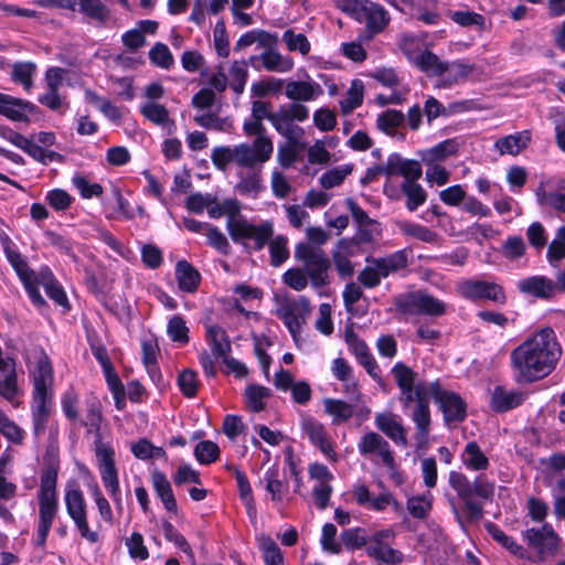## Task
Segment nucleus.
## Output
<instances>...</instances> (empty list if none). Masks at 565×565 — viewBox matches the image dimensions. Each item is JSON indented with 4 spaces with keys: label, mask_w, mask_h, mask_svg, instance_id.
I'll list each match as a JSON object with an SVG mask.
<instances>
[{
    "label": "nucleus",
    "mask_w": 565,
    "mask_h": 565,
    "mask_svg": "<svg viewBox=\"0 0 565 565\" xmlns=\"http://www.w3.org/2000/svg\"><path fill=\"white\" fill-rule=\"evenodd\" d=\"M364 85L362 81L354 79L351 83L343 99L339 102L341 114L344 116L350 115L354 109L360 107L363 103Z\"/></svg>",
    "instance_id": "a19ab883"
},
{
    "label": "nucleus",
    "mask_w": 565,
    "mask_h": 565,
    "mask_svg": "<svg viewBox=\"0 0 565 565\" xmlns=\"http://www.w3.org/2000/svg\"><path fill=\"white\" fill-rule=\"evenodd\" d=\"M395 532L391 529H384L375 532L370 537V544L366 547L367 555L388 565H397L403 563V553L391 546L395 540Z\"/></svg>",
    "instance_id": "ddd939ff"
},
{
    "label": "nucleus",
    "mask_w": 565,
    "mask_h": 565,
    "mask_svg": "<svg viewBox=\"0 0 565 565\" xmlns=\"http://www.w3.org/2000/svg\"><path fill=\"white\" fill-rule=\"evenodd\" d=\"M449 484L462 501L467 520L470 522L480 521L483 518V503L473 499V495L481 500H491L494 494V482L489 481L482 475L470 482L463 473L450 471Z\"/></svg>",
    "instance_id": "423d86ee"
},
{
    "label": "nucleus",
    "mask_w": 565,
    "mask_h": 565,
    "mask_svg": "<svg viewBox=\"0 0 565 565\" xmlns=\"http://www.w3.org/2000/svg\"><path fill=\"white\" fill-rule=\"evenodd\" d=\"M266 491L270 494V499L275 503L282 501L284 495L288 491V486L279 479L277 468H269L264 475Z\"/></svg>",
    "instance_id": "c03bdc74"
},
{
    "label": "nucleus",
    "mask_w": 565,
    "mask_h": 565,
    "mask_svg": "<svg viewBox=\"0 0 565 565\" xmlns=\"http://www.w3.org/2000/svg\"><path fill=\"white\" fill-rule=\"evenodd\" d=\"M523 537L529 546L539 554H554L561 541L553 526L544 523L541 527H531L523 532Z\"/></svg>",
    "instance_id": "4468645a"
},
{
    "label": "nucleus",
    "mask_w": 565,
    "mask_h": 565,
    "mask_svg": "<svg viewBox=\"0 0 565 565\" xmlns=\"http://www.w3.org/2000/svg\"><path fill=\"white\" fill-rule=\"evenodd\" d=\"M358 449L361 456L374 462H377L375 457H379L382 463L392 462V458L395 457L388 441L374 431H369L361 437Z\"/></svg>",
    "instance_id": "dca6fc26"
},
{
    "label": "nucleus",
    "mask_w": 565,
    "mask_h": 565,
    "mask_svg": "<svg viewBox=\"0 0 565 565\" xmlns=\"http://www.w3.org/2000/svg\"><path fill=\"white\" fill-rule=\"evenodd\" d=\"M86 100L94 105L100 113L104 114L109 120L114 122H119L121 119L120 109L115 106L110 100L99 96L95 92L87 89L85 92Z\"/></svg>",
    "instance_id": "a18cd8bd"
},
{
    "label": "nucleus",
    "mask_w": 565,
    "mask_h": 565,
    "mask_svg": "<svg viewBox=\"0 0 565 565\" xmlns=\"http://www.w3.org/2000/svg\"><path fill=\"white\" fill-rule=\"evenodd\" d=\"M375 426L396 445L407 446L406 430L395 414L377 413L375 415Z\"/></svg>",
    "instance_id": "412c9836"
},
{
    "label": "nucleus",
    "mask_w": 565,
    "mask_h": 565,
    "mask_svg": "<svg viewBox=\"0 0 565 565\" xmlns=\"http://www.w3.org/2000/svg\"><path fill=\"white\" fill-rule=\"evenodd\" d=\"M102 420L103 416L98 403H89L82 424L88 434L95 435V456L100 479L104 487L110 494L114 503L116 504V508L121 510L122 499L120 493L118 470L115 461V450L113 446L102 440Z\"/></svg>",
    "instance_id": "20e7f679"
},
{
    "label": "nucleus",
    "mask_w": 565,
    "mask_h": 565,
    "mask_svg": "<svg viewBox=\"0 0 565 565\" xmlns=\"http://www.w3.org/2000/svg\"><path fill=\"white\" fill-rule=\"evenodd\" d=\"M341 540L345 548L350 551L359 550L370 544V537L366 535L365 530L362 527L344 530L341 533Z\"/></svg>",
    "instance_id": "13d9d810"
},
{
    "label": "nucleus",
    "mask_w": 565,
    "mask_h": 565,
    "mask_svg": "<svg viewBox=\"0 0 565 565\" xmlns=\"http://www.w3.org/2000/svg\"><path fill=\"white\" fill-rule=\"evenodd\" d=\"M282 281L289 288L296 291H302L308 287L310 279L302 268L296 267L288 269L282 275Z\"/></svg>",
    "instance_id": "338daca9"
},
{
    "label": "nucleus",
    "mask_w": 565,
    "mask_h": 565,
    "mask_svg": "<svg viewBox=\"0 0 565 565\" xmlns=\"http://www.w3.org/2000/svg\"><path fill=\"white\" fill-rule=\"evenodd\" d=\"M531 141L532 132L526 129L499 138L494 143V148L501 156L516 157L529 147Z\"/></svg>",
    "instance_id": "b1692460"
},
{
    "label": "nucleus",
    "mask_w": 565,
    "mask_h": 565,
    "mask_svg": "<svg viewBox=\"0 0 565 565\" xmlns=\"http://www.w3.org/2000/svg\"><path fill=\"white\" fill-rule=\"evenodd\" d=\"M516 287L521 294L540 299H551L557 295L554 280L543 275L520 279Z\"/></svg>",
    "instance_id": "a211bd4d"
},
{
    "label": "nucleus",
    "mask_w": 565,
    "mask_h": 565,
    "mask_svg": "<svg viewBox=\"0 0 565 565\" xmlns=\"http://www.w3.org/2000/svg\"><path fill=\"white\" fill-rule=\"evenodd\" d=\"M85 17L104 23L109 18V10L102 0H78V9Z\"/></svg>",
    "instance_id": "49530a36"
},
{
    "label": "nucleus",
    "mask_w": 565,
    "mask_h": 565,
    "mask_svg": "<svg viewBox=\"0 0 565 565\" xmlns=\"http://www.w3.org/2000/svg\"><path fill=\"white\" fill-rule=\"evenodd\" d=\"M243 131L247 137H256L252 143L217 146L212 149L210 158L218 171L225 172L231 163L236 167H252L264 164L271 158L274 145L266 136L262 120L252 117L243 124Z\"/></svg>",
    "instance_id": "7ed1b4c3"
},
{
    "label": "nucleus",
    "mask_w": 565,
    "mask_h": 565,
    "mask_svg": "<svg viewBox=\"0 0 565 565\" xmlns=\"http://www.w3.org/2000/svg\"><path fill=\"white\" fill-rule=\"evenodd\" d=\"M463 465L472 471L487 470L490 462L486 454L476 441H469L461 455Z\"/></svg>",
    "instance_id": "72a5a7b5"
},
{
    "label": "nucleus",
    "mask_w": 565,
    "mask_h": 565,
    "mask_svg": "<svg viewBox=\"0 0 565 565\" xmlns=\"http://www.w3.org/2000/svg\"><path fill=\"white\" fill-rule=\"evenodd\" d=\"M352 164H344L326 171L319 178V183L323 189H332L343 183L344 179L351 174Z\"/></svg>",
    "instance_id": "603ef678"
},
{
    "label": "nucleus",
    "mask_w": 565,
    "mask_h": 565,
    "mask_svg": "<svg viewBox=\"0 0 565 565\" xmlns=\"http://www.w3.org/2000/svg\"><path fill=\"white\" fill-rule=\"evenodd\" d=\"M66 512L74 522L81 537L90 544L99 542V533L89 527L87 516V504L84 494L78 486H67L64 494Z\"/></svg>",
    "instance_id": "1a4fd4ad"
},
{
    "label": "nucleus",
    "mask_w": 565,
    "mask_h": 565,
    "mask_svg": "<svg viewBox=\"0 0 565 565\" xmlns=\"http://www.w3.org/2000/svg\"><path fill=\"white\" fill-rule=\"evenodd\" d=\"M193 121L202 128L213 129L221 132H228L233 128V121L231 118H222L214 111L196 114L193 117Z\"/></svg>",
    "instance_id": "ea45409f"
},
{
    "label": "nucleus",
    "mask_w": 565,
    "mask_h": 565,
    "mask_svg": "<svg viewBox=\"0 0 565 565\" xmlns=\"http://www.w3.org/2000/svg\"><path fill=\"white\" fill-rule=\"evenodd\" d=\"M526 398V393L515 390H507L503 386H495L491 395V408L497 413H505L520 405Z\"/></svg>",
    "instance_id": "5701e85b"
},
{
    "label": "nucleus",
    "mask_w": 565,
    "mask_h": 565,
    "mask_svg": "<svg viewBox=\"0 0 565 565\" xmlns=\"http://www.w3.org/2000/svg\"><path fill=\"white\" fill-rule=\"evenodd\" d=\"M167 333L173 342L185 344L189 342V328L186 327L185 320L177 315L173 316L167 326Z\"/></svg>",
    "instance_id": "e2e57ef3"
},
{
    "label": "nucleus",
    "mask_w": 565,
    "mask_h": 565,
    "mask_svg": "<svg viewBox=\"0 0 565 565\" xmlns=\"http://www.w3.org/2000/svg\"><path fill=\"white\" fill-rule=\"evenodd\" d=\"M434 495L430 491L422 494L412 495L406 500V509L408 513L419 520H425L429 516L433 509Z\"/></svg>",
    "instance_id": "e433bc0d"
},
{
    "label": "nucleus",
    "mask_w": 565,
    "mask_h": 565,
    "mask_svg": "<svg viewBox=\"0 0 565 565\" xmlns=\"http://www.w3.org/2000/svg\"><path fill=\"white\" fill-rule=\"evenodd\" d=\"M259 61L267 72L288 73L295 66L292 57L282 55L277 50H265L259 55Z\"/></svg>",
    "instance_id": "7c9ffc66"
},
{
    "label": "nucleus",
    "mask_w": 565,
    "mask_h": 565,
    "mask_svg": "<svg viewBox=\"0 0 565 565\" xmlns=\"http://www.w3.org/2000/svg\"><path fill=\"white\" fill-rule=\"evenodd\" d=\"M282 41L290 52H299L306 56L311 50V44L303 33H295L292 29H287L282 34Z\"/></svg>",
    "instance_id": "6e6d98bb"
},
{
    "label": "nucleus",
    "mask_w": 565,
    "mask_h": 565,
    "mask_svg": "<svg viewBox=\"0 0 565 565\" xmlns=\"http://www.w3.org/2000/svg\"><path fill=\"white\" fill-rule=\"evenodd\" d=\"M175 278L179 289L184 292H194L201 282V274L186 260H179L175 265Z\"/></svg>",
    "instance_id": "c756f323"
},
{
    "label": "nucleus",
    "mask_w": 565,
    "mask_h": 565,
    "mask_svg": "<svg viewBox=\"0 0 565 565\" xmlns=\"http://www.w3.org/2000/svg\"><path fill=\"white\" fill-rule=\"evenodd\" d=\"M311 313V305L308 298L300 296L298 299H286L279 303L276 315L289 330L294 341L299 342L302 327Z\"/></svg>",
    "instance_id": "9b49d317"
},
{
    "label": "nucleus",
    "mask_w": 565,
    "mask_h": 565,
    "mask_svg": "<svg viewBox=\"0 0 565 565\" xmlns=\"http://www.w3.org/2000/svg\"><path fill=\"white\" fill-rule=\"evenodd\" d=\"M60 469L58 457L47 450L44 456V466L40 475V489L38 491L39 501V522L36 529L35 543L44 546L52 523L58 513L57 498V473Z\"/></svg>",
    "instance_id": "39448f33"
},
{
    "label": "nucleus",
    "mask_w": 565,
    "mask_h": 565,
    "mask_svg": "<svg viewBox=\"0 0 565 565\" xmlns=\"http://www.w3.org/2000/svg\"><path fill=\"white\" fill-rule=\"evenodd\" d=\"M151 64L163 70H170L174 64L173 55L163 43H156L148 53Z\"/></svg>",
    "instance_id": "4d7b16f0"
},
{
    "label": "nucleus",
    "mask_w": 565,
    "mask_h": 565,
    "mask_svg": "<svg viewBox=\"0 0 565 565\" xmlns=\"http://www.w3.org/2000/svg\"><path fill=\"white\" fill-rule=\"evenodd\" d=\"M562 353V347L551 327L536 330L510 353L515 381L532 383L546 377L556 369Z\"/></svg>",
    "instance_id": "f03ea898"
},
{
    "label": "nucleus",
    "mask_w": 565,
    "mask_h": 565,
    "mask_svg": "<svg viewBox=\"0 0 565 565\" xmlns=\"http://www.w3.org/2000/svg\"><path fill=\"white\" fill-rule=\"evenodd\" d=\"M475 66L463 61L446 62L444 67V75L437 84L438 87L449 88L466 81L473 72Z\"/></svg>",
    "instance_id": "bb28decb"
},
{
    "label": "nucleus",
    "mask_w": 565,
    "mask_h": 565,
    "mask_svg": "<svg viewBox=\"0 0 565 565\" xmlns=\"http://www.w3.org/2000/svg\"><path fill=\"white\" fill-rule=\"evenodd\" d=\"M220 456L218 446L211 440L200 441L194 448L195 459L203 465L215 461Z\"/></svg>",
    "instance_id": "69168bd1"
},
{
    "label": "nucleus",
    "mask_w": 565,
    "mask_h": 565,
    "mask_svg": "<svg viewBox=\"0 0 565 565\" xmlns=\"http://www.w3.org/2000/svg\"><path fill=\"white\" fill-rule=\"evenodd\" d=\"M419 179L403 180L401 190L406 196V207L414 212L427 200L426 190L417 182Z\"/></svg>",
    "instance_id": "473e14b6"
},
{
    "label": "nucleus",
    "mask_w": 565,
    "mask_h": 565,
    "mask_svg": "<svg viewBox=\"0 0 565 565\" xmlns=\"http://www.w3.org/2000/svg\"><path fill=\"white\" fill-rule=\"evenodd\" d=\"M459 143L456 139L444 140L436 146L419 152V158L425 166L440 164L449 157L457 154Z\"/></svg>",
    "instance_id": "a878e982"
},
{
    "label": "nucleus",
    "mask_w": 565,
    "mask_h": 565,
    "mask_svg": "<svg viewBox=\"0 0 565 565\" xmlns=\"http://www.w3.org/2000/svg\"><path fill=\"white\" fill-rule=\"evenodd\" d=\"M260 550L266 565H284V556L277 543L269 536L260 539Z\"/></svg>",
    "instance_id": "680f3d73"
},
{
    "label": "nucleus",
    "mask_w": 565,
    "mask_h": 565,
    "mask_svg": "<svg viewBox=\"0 0 565 565\" xmlns=\"http://www.w3.org/2000/svg\"><path fill=\"white\" fill-rule=\"evenodd\" d=\"M358 21L365 24L369 39H371L386 28L390 22V14L381 4L366 0Z\"/></svg>",
    "instance_id": "f3484780"
},
{
    "label": "nucleus",
    "mask_w": 565,
    "mask_h": 565,
    "mask_svg": "<svg viewBox=\"0 0 565 565\" xmlns=\"http://www.w3.org/2000/svg\"><path fill=\"white\" fill-rule=\"evenodd\" d=\"M0 434L15 445H22L25 431L0 408Z\"/></svg>",
    "instance_id": "09e8293b"
},
{
    "label": "nucleus",
    "mask_w": 565,
    "mask_h": 565,
    "mask_svg": "<svg viewBox=\"0 0 565 565\" xmlns=\"http://www.w3.org/2000/svg\"><path fill=\"white\" fill-rule=\"evenodd\" d=\"M140 114L150 122L156 126L167 127L174 126L173 120L170 119V114L167 107L157 102H146L140 106Z\"/></svg>",
    "instance_id": "c9c22d12"
},
{
    "label": "nucleus",
    "mask_w": 565,
    "mask_h": 565,
    "mask_svg": "<svg viewBox=\"0 0 565 565\" xmlns=\"http://www.w3.org/2000/svg\"><path fill=\"white\" fill-rule=\"evenodd\" d=\"M270 396L271 390L263 385L252 384L245 390L246 405L254 413L264 411L266 408V399Z\"/></svg>",
    "instance_id": "58836bf2"
},
{
    "label": "nucleus",
    "mask_w": 565,
    "mask_h": 565,
    "mask_svg": "<svg viewBox=\"0 0 565 565\" xmlns=\"http://www.w3.org/2000/svg\"><path fill=\"white\" fill-rule=\"evenodd\" d=\"M398 227L404 235L416 238L424 243H435L438 238L437 233L427 226L417 223L402 222L399 223Z\"/></svg>",
    "instance_id": "3c124183"
},
{
    "label": "nucleus",
    "mask_w": 565,
    "mask_h": 565,
    "mask_svg": "<svg viewBox=\"0 0 565 565\" xmlns=\"http://www.w3.org/2000/svg\"><path fill=\"white\" fill-rule=\"evenodd\" d=\"M295 258L303 265V270L313 288L329 285L331 262L327 253L310 243H299L295 248Z\"/></svg>",
    "instance_id": "0eeeda50"
},
{
    "label": "nucleus",
    "mask_w": 565,
    "mask_h": 565,
    "mask_svg": "<svg viewBox=\"0 0 565 565\" xmlns=\"http://www.w3.org/2000/svg\"><path fill=\"white\" fill-rule=\"evenodd\" d=\"M398 387V402L403 412L412 418L418 448L428 444L430 434L429 397L439 405L446 423L462 422L467 416L466 403L455 392L443 388L439 380L430 383L417 382V374L405 363L397 362L391 370Z\"/></svg>",
    "instance_id": "f257e3e1"
},
{
    "label": "nucleus",
    "mask_w": 565,
    "mask_h": 565,
    "mask_svg": "<svg viewBox=\"0 0 565 565\" xmlns=\"http://www.w3.org/2000/svg\"><path fill=\"white\" fill-rule=\"evenodd\" d=\"M36 65L32 62H17L12 65L11 79L21 84L25 90L33 87V76Z\"/></svg>",
    "instance_id": "de8ad7c7"
},
{
    "label": "nucleus",
    "mask_w": 565,
    "mask_h": 565,
    "mask_svg": "<svg viewBox=\"0 0 565 565\" xmlns=\"http://www.w3.org/2000/svg\"><path fill=\"white\" fill-rule=\"evenodd\" d=\"M6 257L22 282H28L31 278H34L35 273L30 268L25 257L19 252L18 247L9 249L6 253Z\"/></svg>",
    "instance_id": "8fccbe9b"
},
{
    "label": "nucleus",
    "mask_w": 565,
    "mask_h": 565,
    "mask_svg": "<svg viewBox=\"0 0 565 565\" xmlns=\"http://www.w3.org/2000/svg\"><path fill=\"white\" fill-rule=\"evenodd\" d=\"M231 238L235 243L253 241L256 250L263 249L274 235V223L263 221L255 225L245 220H233L226 223Z\"/></svg>",
    "instance_id": "9d476101"
},
{
    "label": "nucleus",
    "mask_w": 565,
    "mask_h": 565,
    "mask_svg": "<svg viewBox=\"0 0 565 565\" xmlns=\"http://www.w3.org/2000/svg\"><path fill=\"white\" fill-rule=\"evenodd\" d=\"M45 201L54 211L62 212L72 205L73 198L63 189H53L46 193Z\"/></svg>",
    "instance_id": "774afa93"
},
{
    "label": "nucleus",
    "mask_w": 565,
    "mask_h": 565,
    "mask_svg": "<svg viewBox=\"0 0 565 565\" xmlns=\"http://www.w3.org/2000/svg\"><path fill=\"white\" fill-rule=\"evenodd\" d=\"M262 166L237 167L239 171L236 190L242 195H257L263 190Z\"/></svg>",
    "instance_id": "4be33fe9"
},
{
    "label": "nucleus",
    "mask_w": 565,
    "mask_h": 565,
    "mask_svg": "<svg viewBox=\"0 0 565 565\" xmlns=\"http://www.w3.org/2000/svg\"><path fill=\"white\" fill-rule=\"evenodd\" d=\"M235 479L239 492V497L246 507L248 515L253 516L256 514L255 500L253 497V491L250 483L246 477V475L239 470H235Z\"/></svg>",
    "instance_id": "5fc2aeb1"
},
{
    "label": "nucleus",
    "mask_w": 565,
    "mask_h": 565,
    "mask_svg": "<svg viewBox=\"0 0 565 565\" xmlns=\"http://www.w3.org/2000/svg\"><path fill=\"white\" fill-rule=\"evenodd\" d=\"M450 18L454 22L465 28L476 26L478 30L486 28L484 17L472 11H455L450 13Z\"/></svg>",
    "instance_id": "0e129e2a"
},
{
    "label": "nucleus",
    "mask_w": 565,
    "mask_h": 565,
    "mask_svg": "<svg viewBox=\"0 0 565 565\" xmlns=\"http://www.w3.org/2000/svg\"><path fill=\"white\" fill-rule=\"evenodd\" d=\"M456 290L459 296L472 301L489 300L499 305L507 302L503 287L491 281L466 279L456 285Z\"/></svg>",
    "instance_id": "f8f14e48"
},
{
    "label": "nucleus",
    "mask_w": 565,
    "mask_h": 565,
    "mask_svg": "<svg viewBox=\"0 0 565 565\" xmlns=\"http://www.w3.org/2000/svg\"><path fill=\"white\" fill-rule=\"evenodd\" d=\"M486 529L494 541L500 543L503 547H505L512 554L518 555V556L523 555V547L521 545H519L514 541L513 537L507 535L502 530H500L495 524L488 523L486 525Z\"/></svg>",
    "instance_id": "052dcab7"
},
{
    "label": "nucleus",
    "mask_w": 565,
    "mask_h": 565,
    "mask_svg": "<svg viewBox=\"0 0 565 565\" xmlns=\"http://www.w3.org/2000/svg\"><path fill=\"white\" fill-rule=\"evenodd\" d=\"M394 305L404 315L441 317L447 312V305L424 290L398 295Z\"/></svg>",
    "instance_id": "6e6552de"
},
{
    "label": "nucleus",
    "mask_w": 565,
    "mask_h": 565,
    "mask_svg": "<svg viewBox=\"0 0 565 565\" xmlns=\"http://www.w3.org/2000/svg\"><path fill=\"white\" fill-rule=\"evenodd\" d=\"M415 63L420 71L428 76L440 77L444 75V67L446 62L441 61L435 53L425 50L416 58Z\"/></svg>",
    "instance_id": "79ce46f5"
},
{
    "label": "nucleus",
    "mask_w": 565,
    "mask_h": 565,
    "mask_svg": "<svg viewBox=\"0 0 565 565\" xmlns=\"http://www.w3.org/2000/svg\"><path fill=\"white\" fill-rule=\"evenodd\" d=\"M151 480L154 492L157 497L161 500L162 504L164 505V509L172 514H177L178 503L172 491L171 483L168 480L167 476L159 470H153L151 472Z\"/></svg>",
    "instance_id": "c85d7f7f"
},
{
    "label": "nucleus",
    "mask_w": 565,
    "mask_h": 565,
    "mask_svg": "<svg viewBox=\"0 0 565 565\" xmlns=\"http://www.w3.org/2000/svg\"><path fill=\"white\" fill-rule=\"evenodd\" d=\"M206 341L209 342L212 354L216 359L225 358L231 351V342L226 334V331L217 326L210 324L206 327Z\"/></svg>",
    "instance_id": "2f4dec72"
},
{
    "label": "nucleus",
    "mask_w": 565,
    "mask_h": 565,
    "mask_svg": "<svg viewBox=\"0 0 565 565\" xmlns=\"http://www.w3.org/2000/svg\"><path fill=\"white\" fill-rule=\"evenodd\" d=\"M44 237L51 246L71 257L73 262L78 260V257L74 253V242L71 238L54 231L44 232Z\"/></svg>",
    "instance_id": "bf43d9fd"
},
{
    "label": "nucleus",
    "mask_w": 565,
    "mask_h": 565,
    "mask_svg": "<svg viewBox=\"0 0 565 565\" xmlns=\"http://www.w3.org/2000/svg\"><path fill=\"white\" fill-rule=\"evenodd\" d=\"M230 87L236 95H241L248 78V63L245 60L234 61L228 70Z\"/></svg>",
    "instance_id": "37998d69"
},
{
    "label": "nucleus",
    "mask_w": 565,
    "mask_h": 565,
    "mask_svg": "<svg viewBox=\"0 0 565 565\" xmlns=\"http://www.w3.org/2000/svg\"><path fill=\"white\" fill-rule=\"evenodd\" d=\"M33 370V392H50L53 384V369L49 356L40 350Z\"/></svg>",
    "instance_id": "393cba45"
},
{
    "label": "nucleus",
    "mask_w": 565,
    "mask_h": 565,
    "mask_svg": "<svg viewBox=\"0 0 565 565\" xmlns=\"http://www.w3.org/2000/svg\"><path fill=\"white\" fill-rule=\"evenodd\" d=\"M301 430L310 443L318 447L329 460L333 462L338 460V456L333 450L327 429L322 423L311 416H307L301 420Z\"/></svg>",
    "instance_id": "2eb2a0df"
},
{
    "label": "nucleus",
    "mask_w": 565,
    "mask_h": 565,
    "mask_svg": "<svg viewBox=\"0 0 565 565\" xmlns=\"http://www.w3.org/2000/svg\"><path fill=\"white\" fill-rule=\"evenodd\" d=\"M323 94L321 85L312 79L309 81H289L285 86V95L294 102L316 100Z\"/></svg>",
    "instance_id": "aec40b11"
},
{
    "label": "nucleus",
    "mask_w": 565,
    "mask_h": 565,
    "mask_svg": "<svg viewBox=\"0 0 565 565\" xmlns=\"http://www.w3.org/2000/svg\"><path fill=\"white\" fill-rule=\"evenodd\" d=\"M288 239L282 235L271 237L267 243L269 245L270 265L278 267L289 258L287 247Z\"/></svg>",
    "instance_id": "864d4df0"
},
{
    "label": "nucleus",
    "mask_w": 565,
    "mask_h": 565,
    "mask_svg": "<svg viewBox=\"0 0 565 565\" xmlns=\"http://www.w3.org/2000/svg\"><path fill=\"white\" fill-rule=\"evenodd\" d=\"M391 492L385 491L377 497L372 498L369 488L365 484H356L353 487L352 495L360 507H364L375 512H382L390 507Z\"/></svg>",
    "instance_id": "cd10ccee"
},
{
    "label": "nucleus",
    "mask_w": 565,
    "mask_h": 565,
    "mask_svg": "<svg viewBox=\"0 0 565 565\" xmlns=\"http://www.w3.org/2000/svg\"><path fill=\"white\" fill-rule=\"evenodd\" d=\"M323 406L324 412L332 417V424L334 425L347 423L354 413L352 404L338 398H324Z\"/></svg>",
    "instance_id": "f704fd0d"
},
{
    "label": "nucleus",
    "mask_w": 565,
    "mask_h": 565,
    "mask_svg": "<svg viewBox=\"0 0 565 565\" xmlns=\"http://www.w3.org/2000/svg\"><path fill=\"white\" fill-rule=\"evenodd\" d=\"M42 284L46 295L58 306L70 309L68 300L62 286L55 280L49 268L41 271Z\"/></svg>",
    "instance_id": "4c0bfd02"
},
{
    "label": "nucleus",
    "mask_w": 565,
    "mask_h": 565,
    "mask_svg": "<svg viewBox=\"0 0 565 565\" xmlns=\"http://www.w3.org/2000/svg\"><path fill=\"white\" fill-rule=\"evenodd\" d=\"M385 175H401L404 180L420 179L423 169L418 161L411 159H403L399 154L393 153L388 156L384 163Z\"/></svg>",
    "instance_id": "6ab92c4d"
}]
</instances>
